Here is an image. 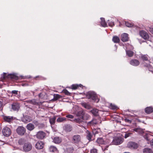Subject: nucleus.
Wrapping results in <instances>:
<instances>
[{
  "label": "nucleus",
  "mask_w": 153,
  "mask_h": 153,
  "mask_svg": "<svg viewBox=\"0 0 153 153\" xmlns=\"http://www.w3.org/2000/svg\"><path fill=\"white\" fill-rule=\"evenodd\" d=\"M86 95L87 98L89 99L91 101L98 102L99 101L97 94L93 91H88L86 93Z\"/></svg>",
  "instance_id": "obj_1"
},
{
  "label": "nucleus",
  "mask_w": 153,
  "mask_h": 153,
  "mask_svg": "<svg viewBox=\"0 0 153 153\" xmlns=\"http://www.w3.org/2000/svg\"><path fill=\"white\" fill-rule=\"evenodd\" d=\"M71 141L73 144L78 145L81 143V137L79 134L74 135L71 137Z\"/></svg>",
  "instance_id": "obj_2"
},
{
  "label": "nucleus",
  "mask_w": 153,
  "mask_h": 153,
  "mask_svg": "<svg viewBox=\"0 0 153 153\" xmlns=\"http://www.w3.org/2000/svg\"><path fill=\"white\" fill-rule=\"evenodd\" d=\"M123 142V139L120 137H115L113 140L112 143L115 145H119L122 143Z\"/></svg>",
  "instance_id": "obj_3"
},
{
  "label": "nucleus",
  "mask_w": 153,
  "mask_h": 153,
  "mask_svg": "<svg viewBox=\"0 0 153 153\" xmlns=\"http://www.w3.org/2000/svg\"><path fill=\"white\" fill-rule=\"evenodd\" d=\"M32 147V145L31 143H24L23 146V149L24 151L28 152L31 150Z\"/></svg>",
  "instance_id": "obj_4"
},
{
  "label": "nucleus",
  "mask_w": 153,
  "mask_h": 153,
  "mask_svg": "<svg viewBox=\"0 0 153 153\" xmlns=\"http://www.w3.org/2000/svg\"><path fill=\"white\" fill-rule=\"evenodd\" d=\"M2 132L3 135L7 137L10 136L11 133L10 129L7 127H4L2 129Z\"/></svg>",
  "instance_id": "obj_5"
},
{
  "label": "nucleus",
  "mask_w": 153,
  "mask_h": 153,
  "mask_svg": "<svg viewBox=\"0 0 153 153\" xmlns=\"http://www.w3.org/2000/svg\"><path fill=\"white\" fill-rule=\"evenodd\" d=\"M74 114L77 117L84 118L85 114V111L82 109L75 111Z\"/></svg>",
  "instance_id": "obj_6"
},
{
  "label": "nucleus",
  "mask_w": 153,
  "mask_h": 153,
  "mask_svg": "<svg viewBox=\"0 0 153 153\" xmlns=\"http://www.w3.org/2000/svg\"><path fill=\"white\" fill-rule=\"evenodd\" d=\"M46 136V133L42 131H38L36 134L37 138L40 140L43 139Z\"/></svg>",
  "instance_id": "obj_7"
},
{
  "label": "nucleus",
  "mask_w": 153,
  "mask_h": 153,
  "mask_svg": "<svg viewBox=\"0 0 153 153\" xmlns=\"http://www.w3.org/2000/svg\"><path fill=\"white\" fill-rule=\"evenodd\" d=\"M127 146L131 149H137L138 147V145L134 142L131 141L129 142L127 145Z\"/></svg>",
  "instance_id": "obj_8"
},
{
  "label": "nucleus",
  "mask_w": 153,
  "mask_h": 153,
  "mask_svg": "<svg viewBox=\"0 0 153 153\" xmlns=\"http://www.w3.org/2000/svg\"><path fill=\"white\" fill-rule=\"evenodd\" d=\"M49 151L52 153H58L59 151L56 146L53 145H51L49 147Z\"/></svg>",
  "instance_id": "obj_9"
},
{
  "label": "nucleus",
  "mask_w": 153,
  "mask_h": 153,
  "mask_svg": "<svg viewBox=\"0 0 153 153\" xmlns=\"http://www.w3.org/2000/svg\"><path fill=\"white\" fill-rule=\"evenodd\" d=\"M141 36L145 39H148L149 38V36L148 34L144 30L140 31L139 33Z\"/></svg>",
  "instance_id": "obj_10"
},
{
  "label": "nucleus",
  "mask_w": 153,
  "mask_h": 153,
  "mask_svg": "<svg viewBox=\"0 0 153 153\" xmlns=\"http://www.w3.org/2000/svg\"><path fill=\"white\" fill-rule=\"evenodd\" d=\"M44 145V143L42 141H38L35 145L36 148L39 149H42Z\"/></svg>",
  "instance_id": "obj_11"
},
{
  "label": "nucleus",
  "mask_w": 153,
  "mask_h": 153,
  "mask_svg": "<svg viewBox=\"0 0 153 153\" xmlns=\"http://www.w3.org/2000/svg\"><path fill=\"white\" fill-rule=\"evenodd\" d=\"M83 87L82 85L80 84H74L69 87V88L75 90L79 89V87L83 88Z\"/></svg>",
  "instance_id": "obj_12"
},
{
  "label": "nucleus",
  "mask_w": 153,
  "mask_h": 153,
  "mask_svg": "<svg viewBox=\"0 0 153 153\" xmlns=\"http://www.w3.org/2000/svg\"><path fill=\"white\" fill-rule=\"evenodd\" d=\"M128 34L126 33H124L122 34L121 35V41L123 42L128 41Z\"/></svg>",
  "instance_id": "obj_13"
},
{
  "label": "nucleus",
  "mask_w": 153,
  "mask_h": 153,
  "mask_svg": "<svg viewBox=\"0 0 153 153\" xmlns=\"http://www.w3.org/2000/svg\"><path fill=\"white\" fill-rule=\"evenodd\" d=\"M62 141V139L61 137H53V142L56 144H59Z\"/></svg>",
  "instance_id": "obj_14"
},
{
  "label": "nucleus",
  "mask_w": 153,
  "mask_h": 153,
  "mask_svg": "<svg viewBox=\"0 0 153 153\" xmlns=\"http://www.w3.org/2000/svg\"><path fill=\"white\" fill-rule=\"evenodd\" d=\"M86 138L89 140V141H91L92 140V138L93 137V133L92 132H90L89 131L87 130L86 131Z\"/></svg>",
  "instance_id": "obj_15"
},
{
  "label": "nucleus",
  "mask_w": 153,
  "mask_h": 153,
  "mask_svg": "<svg viewBox=\"0 0 153 153\" xmlns=\"http://www.w3.org/2000/svg\"><path fill=\"white\" fill-rule=\"evenodd\" d=\"M133 131H135L139 134H144L143 129L140 127L135 128L133 129Z\"/></svg>",
  "instance_id": "obj_16"
},
{
  "label": "nucleus",
  "mask_w": 153,
  "mask_h": 153,
  "mask_svg": "<svg viewBox=\"0 0 153 153\" xmlns=\"http://www.w3.org/2000/svg\"><path fill=\"white\" fill-rule=\"evenodd\" d=\"M22 120L24 123H28L32 120V119L30 117L28 116H24L22 118Z\"/></svg>",
  "instance_id": "obj_17"
},
{
  "label": "nucleus",
  "mask_w": 153,
  "mask_h": 153,
  "mask_svg": "<svg viewBox=\"0 0 153 153\" xmlns=\"http://www.w3.org/2000/svg\"><path fill=\"white\" fill-rule=\"evenodd\" d=\"M97 144L99 145L105 144L106 142L102 138L100 137L97 138L96 141Z\"/></svg>",
  "instance_id": "obj_18"
},
{
  "label": "nucleus",
  "mask_w": 153,
  "mask_h": 153,
  "mask_svg": "<svg viewBox=\"0 0 153 153\" xmlns=\"http://www.w3.org/2000/svg\"><path fill=\"white\" fill-rule=\"evenodd\" d=\"M8 79H10L12 80H16L18 79V77L14 74H7Z\"/></svg>",
  "instance_id": "obj_19"
},
{
  "label": "nucleus",
  "mask_w": 153,
  "mask_h": 153,
  "mask_svg": "<svg viewBox=\"0 0 153 153\" xmlns=\"http://www.w3.org/2000/svg\"><path fill=\"white\" fill-rule=\"evenodd\" d=\"M64 128L66 131L70 132L72 130V127L70 124H66L64 125Z\"/></svg>",
  "instance_id": "obj_20"
},
{
  "label": "nucleus",
  "mask_w": 153,
  "mask_h": 153,
  "mask_svg": "<svg viewBox=\"0 0 153 153\" xmlns=\"http://www.w3.org/2000/svg\"><path fill=\"white\" fill-rule=\"evenodd\" d=\"M130 63L133 66H137L139 65L140 62L138 60L134 59L131 60L130 62Z\"/></svg>",
  "instance_id": "obj_21"
},
{
  "label": "nucleus",
  "mask_w": 153,
  "mask_h": 153,
  "mask_svg": "<svg viewBox=\"0 0 153 153\" xmlns=\"http://www.w3.org/2000/svg\"><path fill=\"white\" fill-rule=\"evenodd\" d=\"M12 109L14 111H18L19 108V104L17 103H14L12 105Z\"/></svg>",
  "instance_id": "obj_22"
},
{
  "label": "nucleus",
  "mask_w": 153,
  "mask_h": 153,
  "mask_svg": "<svg viewBox=\"0 0 153 153\" xmlns=\"http://www.w3.org/2000/svg\"><path fill=\"white\" fill-rule=\"evenodd\" d=\"M145 112L147 114H150L153 112V108L152 107H148L145 109Z\"/></svg>",
  "instance_id": "obj_23"
},
{
  "label": "nucleus",
  "mask_w": 153,
  "mask_h": 153,
  "mask_svg": "<svg viewBox=\"0 0 153 153\" xmlns=\"http://www.w3.org/2000/svg\"><path fill=\"white\" fill-rule=\"evenodd\" d=\"M97 124V122L96 120L93 119L91 121L88 122L87 123L88 126H93Z\"/></svg>",
  "instance_id": "obj_24"
},
{
  "label": "nucleus",
  "mask_w": 153,
  "mask_h": 153,
  "mask_svg": "<svg viewBox=\"0 0 153 153\" xmlns=\"http://www.w3.org/2000/svg\"><path fill=\"white\" fill-rule=\"evenodd\" d=\"M26 128L28 130L31 131L34 129L35 126L32 123H29L27 125Z\"/></svg>",
  "instance_id": "obj_25"
},
{
  "label": "nucleus",
  "mask_w": 153,
  "mask_h": 153,
  "mask_svg": "<svg viewBox=\"0 0 153 153\" xmlns=\"http://www.w3.org/2000/svg\"><path fill=\"white\" fill-rule=\"evenodd\" d=\"M100 20V23L102 26L104 27H107L108 26L107 25L105 21V19L103 18H101Z\"/></svg>",
  "instance_id": "obj_26"
},
{
  "label": "nucleus",
  "mask_w": 153,
  "mask_h": 153,
  "mask_svg": "<svg viewBox=\"0 0 153 153\" xmlns=\"http://www.w3.org/2000/svg\"><path fill=\"white\" fill-rule=\"evenodd\" d=\"M26 132V129L22 126H20V135L22 136Z\"/></svg>",
  "instance_id": "obj_27"
},
{
  "label": "nucleus",
  "mask_w": 153,
  "mask_h": 153,
  "mask_svg": "<svg viewBox=\"0 0 153 153\" xmlns=\"http://www.w3.org/2000/svg\"><path fill=\"white\" fill-rule=\"evenodd\" d=\"M66 118L64 117H59L57 120L56 121L58 123L64 122L67 120Z\"/></svg>",
  "instance_id": "obj_28"
},
{
  "label": "nucleus",
  "mask_w": 153,
  "mask_h": 153,
  "mask_svg": "<svg viewBox=\"0 0 153 153\" xmlns=\"http://www.w3.org/2000/svg\"><path fill=\"white\" fill-rule=\"evenodd\" d=\"M84 120V118L79 117L73 120L76 123L80 124Z\"/></svg>",
  "instance_id": "obj_29"
},
{
  "label": "nucleus",
  "mask_w": 153,
  "mask_h": 153,
  "mask_svg": "<svg viewBox=\"0 0 153 153\" xmlns=\"http://www.w3.org/2000/svg\"><path fill=\"white\" fill-rule=\"evenodd\" d=\"M0 79L1 80L3 81L4 80L8 79L7 74V73H4L3 74L1 75Z\"/></svg>",
  "instance_id": "obj_30"
},
{
  "label": "nucleus",
  "mask_w": 153,
  "mask_h": 153,
  "mask_svg": "<svg viewBox=\"0 0 153 153\" xmlns=\"http://www.w3.org/2000/svg\"><path fill=\"white\" fill-rule=\"evenodd\" d=\"M143 153H153V151L152 149L149 148H145L143 150Z\"/></svg>",
  "instance_id": "obj_31"
},
{
  "label": "nucleus",
  "mask_w": 153,
  "mask_h": 153,
  "mask_svg": "<svg viewBox=\"0 0 153 153\" xmlns=\"http://www.w3.org/2000/svg\"><path fill=\"white\" fill-rule=\"evenodd\" d=\"M3 119L5 121L8 122H11L13 120L12 117L6 116H4Z\"/></svg>",
  "instance_id": "obj_32"
},
{
  "label": "nucleus",
  "mask_w": 153,
  "mask_h": 153,
  "mask_svg": "<svg viewBox=\"0 0 153 153\" xmlns=\"http://www.w3.org/2000/svg\"><path fill=\"white\" fill-rule=\"evenodd\" d=\"M113 41L115 43H118L120 41L119 38L117 36H114L112 38Z\"/></svg>",
  "instance_id": "obj_33"
},
{
  "label": "nucleus",
  "mask_w": 153,
  "mask_h": 153,
  "mask_svg": "<svg viewBox=\"0 0 153 153\" xmlns=\"http://www.w3.org/2000/svg\"><path fill=\"white\" fill-rule=\"evenodd\" d=\"M27 102L28 103L34 105H37L38 104L35 99L27 100Z\"/></svg>",
  "instance_id": "obj_34"
},
{
  "label": "nucleus",
  "mask_w": 153,
  "mask_h": 153,
  "mask_svg": "<svg viewBox=\"0 0 153 153\" xmlns=\"http://www.w3.org/2000/svg\"><path fill=\"white\" fill-rule=\"evenodd\" d=\"M56 118L55 116L50 118L49 122L51 125H54L55 123Z\"/></svg>",
  "instance_id": "obj_35"
},
{
  "label": "nucleus",
  "mask_w": 153,
  "mask_h": 153,
  "mask_svg": "<svg viewBox=\"0 0 153 153\" xmlns=\"http://www.w3.org/2000/svg\"><path fill=\"white\" fill-rule=\"evenodd\" d=\"M62 96L58 94H54L53 95V101L57 100L59 99L62 98Z\"/></svg>",
  "instance_id": "obj_36"
},
{
  "label": "nucleus",
  "mask_w": 153,
  "mask_h": 153,
  "mask_svg": "<svg viewBox=\"0 0 153 153\" xmlns=\"http://www.w3.org/2000/svg\"><path fill=\"white\" fill-rule=\"evenodd\" d=\"M98 110L97 109H94L91 110V112L94 116H97L98 115Z\"/></svg>",
  "instance_id": "obj_37"
},
{
  "label": "nucleus",
  "mask_w": 153,
  "mask_h": 153,
  "mask_svg": "<svg viewBox=\"0 0 153 153\" xmlns=\"http://www.w3.org/2000/svg\"><path fill=\"white\" fill-rule=\"evenodd\" d=\"M126 55L129 57H131L133 55V52L130 50L126 51Z\"/></svg>",
  "instance_id": "obj_38"
},
{
  "label": "nucleus",
  "mask_w": 153,
  "mask_h": 153,
  "mask_svg": "<svg viewBox=\"0 0 153 153\" xmlns=\"http://www.w3.org/2000/svg\"><path fill=\"white\" fill-rule=\"evenodd\" d=\"M82 106L84 107L85 108L87 109H90L91 107V106L88 104H87L86 103H83L82 104Z\"/></svg>",
  "instance_id": "obj_39"
},
{
  "label": "nucleus",
  "mask_w": 153,
  "mask_h": 153,
  "mask_svg": "<svg viewBox=\"0 0 153 153\" xmlns=\"http://www.w3.org/2000/svg\"><path fill=\"white\" fill-rule=\"evenodd\" d=\"M140 59L143 61H147L148 60V58L146 55H142L140 56Z\"/></svg>",
  "instance_id": "obj_40"
},
{
  "label": "nucleus",
  "mask_w": 153,
  "mask_h": 153,
  "mask_svg": "<svg viewBox=\"0 0 153 153\" xmlns=\"http://www.w3.org/2000/svg\"><path fill=\"white\" fill-rule=\"evenodd\" d=\"M62 92L64 93L65 95L67 96H70L71 93L69 92L67 89H64L62 91Z\"/></svg>",
  "instance_id": "obj_41"
},
{
  "label": "nucleus",
  "mask_w": 153,
  "mask_h": 153,
  "mask_svg": "<svg viewBox=\"0 0 153 153\" xmlns=\"http://www.w3.org/2000/svg\"><path fill=\"white\" fill-rule=\"evenodd\" d=\"M125 24L128 27H132L133 26V24L132 23H130L128 22H125Z\"/></svg>",
  "instance_id": "obj_42"
},
{
  "label": "nucleus",
  "mask_w": 153,
  "mask_h": 153,
  "mask_svg": "<svg viewBox=\"0 0 153 153\" xmlns=\"http://www.w3.org/2000/svg\"><path fill=\"white\" fill-rule=\"evenodd\" d=\"M133 134L131 133L128 132H126V134L125 135L124 137L125 138H126L127 137H130L131 136V135Z\"/></svg>",
  "instance_id": "obj_43"
},
{
  "label": "nucleus",
  "mask_w": 153,
  "mask_h": 153,
  "mask_svg": "<svg viewBox=\"0 0 153 153\" xmlns=\"http://www.w3.org/2000/svg\"><path fill=\"white\" fill-rule=\"evenodd\" d=\"M31 77L30 76H20V80L21 79H29Z\"/></svg>",
  "instance_id": "obj_44"
},
{
  "label": "nucleus",
  "mask_w": 153,
  "mask_h": 153,
  "mask_svg": "<svg viewBox=\"0 0 153 153\" xmlns=\"http://www.w3.org/2000/svg\"><path fill=\"white\" fill-rule=\"evenodd\" d=\"M108 23L110 27H112L114 26V22L108 20Z\"/></svg>",
  "instance_id": "obj_45"
},
{
  "label": "nucleus",
  "mask_w": 153,
  "mask_h": 153,
  "mask_svg": "<svg viewBox=\"0 0 153 153\" xmlns=\"http://www.w3.org/2000/svg\"><path fill=\"white\" fill-rule=\"evenodd\" d=\"M26 140L25 139L21 138L20 139V145L24 144L26 142Z\"/></svg>",
  "instance_id": "obj_46"
},
{
  "label": "nucleus",
  "mask_w": 153,
  "mask_h": 153,
  "mask_svg": "<svg viewBox=\"0 0 153 153\" xmlns=\"http://www.w3.org/2000/svg\"><path fill=\"white\" fill-rule=\"evenodd\" d=\"M143 135V137L145 140H146L147 141H149V140L148 134H145Z\"/></svg>",
  "instance_id": "obj_47"
},
{
  "label": "nucleus",
  "mask_w": 153,
  "mask_h": 153,
  "mask_svg": "<svg viewBox=\"0 0 153 153\" xmlns=\"http://www.w3.org/2000/svg\"><path fill=\"white\" fill-rule=\"evenodd\" d=\"M66 117L67 118L70 119H73L74 118V116L73 115L69 114L67 115L66 116Z\"/></svg>",
  "instance_id": "obj_48"
},
{
  "label": "nucleus",
  "mask_w": 153,
  "mask_h": 153,
  "mask_svg": "<svg viewBox=\"0 0 153 153\" xmlns=\"http://www.w3.org/2000/svg\"><path fill=\"white\" fill-rule=\"evenodd\" d=\"M124 120L125 121V122L129 123H131V120L127 119V118H125Z\"/></svg>",
  "instance_id": "obj_49"
},
{
  "label": "nucleus",
  "mask_w": 153,
  "mask_h": 153,
  "mask_svg": "<svg viewBox=\"0 0 153 153\" xmlns=\"http://www.w3.org/2000/svg\"><path fill=\"white\" fill-rule=\"evenodd\" d=\"M92 133L93 134L95 135L96 134H97L98 133L97 130L96 129H93Z\"/></svg>",
  "instance_id": "obj_50"
},
{
  "label": "nucleus",
  "mask_w": 153,
  "mask_h": 153,
  "mask_svg": "<svg viewBox=\"0 0 153 153\" xmlns=\"http://www.w3.org/2000/svg\"><path fill=\"white\" fill-rule=\"evenodd\" d=\"M91 153H97V150L95 149H94L91 150Z\"/></svg>",
  "instance_id": "obj_51"
},
{
  "label": "nucleus",
  "mask_w": 153,
  "mask_h": 153,
  "mask_svg": "<svg viewBox=\"0 0 153 153\" xmlns=\"http://www.w3.org/2000/svg\"><path fill=\"white\" fill-rule=\"evenodd\" d=\"M90 117V116L88 114H86L85 117H84V120H87L89 119Z\"/></svg>",
  "instance_id": "obj_52"
},
{
  "label": "nucleus",
  "mask_w": 153,
  "mask_h": 153,
  "mask_svg": "<svg viewBox=\"0 0 153 153\" xmlns=\"http://www.w3.org/2000/svg\"><path fill=\"white\" fill-rule=\"evenodd\" d=\"M33 123L34 124L38 126L39 125V123L38 121L36 120H34L33 122Z\"/></svg>",
  "instance_id": "obj_53"
},
{
  "label": "nucleus",
  "mask_w": 153,
  "mask_h": 153,
  "mask_svg": "<svg viewBox=\"0 0 153 153\" xmlns=\"http://www.w3.org/2000/svg\"><path fill=\"white\" fill-rule=\"evenodd\" d=\"M20 85H21L23 86H28V84H27V83H22L21 84H20Z\"/></svg>",
  "instance_id": "obj_54"
},
{
  "label": "nucleus",
  "mask_w": 153,
  "mask_h": 153,
  "mask_svg": "<svg viewBox=\"0 0 153 153\" xmlns=\"http://www.w3.org/2000/svg\"><path fill=\"white\" fill-rule=\"evenodd\" d=\"M149 30L151 33L153 34V27H149Z\"/></svg>",
  "instance_id": "obj_55"
},
{
  "label": "nucleus",
  "mask_w": 153,
  "mask_h": 153,
  "mask_svg": "<svg viewBox=\"0 0 153 153\" xmlns=\"http://www.w3.org/2000/svg\"><path fill=\"white\" fill-rule=\"evenodd\" d=\"M150 144L152 148H153V139H152L150 142Z\"/></svg>",
  "instance_id": "obj_56"
},
{
  "label": "nucleus",
  "mask_w": 153,
  "mask_h": 153,
  "mask_svg": "<svg viewBox=\"0 0 153 153\" xmlns=\"http://www.w3.org/2000/svg\"><path fill=\"white\" fill-rule=\"evenodd\" d=\"M108 146H106L105 147H102V149H103L104 151L108 150Z\"/></svg>",
  "instance_id": "obj_57"
},
{
  "label": "nucleus",
  "mask_w": 153,
  "mask_h": 153,
  "mask_svg": "<svg viewBox=\"0 0 153 153\" xmlns=\"http://www.w3.org/2000/svg\"><path fill=\"white\" fill-rule=\"evenodd\" d=\"M12 93L13 94H18V91H16V90L13 91L12 92Z\"/></svg>",
  "instance_id": "obj_58"
},
{
  "label": "nucleus",
  "mask_w": 153,
  "mask_h": 153,
  "mask_svg": "<svg viewBox=\"0 0 153 153\" xmlns=\"http://www.w3.org/2000/svg\"><path fill=\"white\" fill-rule=\"evenodd\" d=\"M117 108V106L115 105H112L111 106V108L112 109H116Z\"/></svg>",
  "instance_id": "obj_59"
},
{
  "label": "nucleus",
  "mask_w": 153,
  "mask_h": 153,
  "mask_svg": "<svg viewBox=\"0 0 153 153\" xmlns=\"http://www.w3.org/2000/svg\"><path fill=\"white\" fill-rule=\"evenodd\" d=\"M16 131L18 134H19V127H18L16 129Z\"/></svg>",
  "instance_id": "obj_60"
},
{
  "label": "nucleus",
  "mask_w": 153,
  "mask_h": 153,
  "mask_svg": "<svg viewBox=\"0 0 153 153\" xmlns=\"http://www.w3.org/2000/svg\"><path fill=\"white\" fill-rule=\"evenodd\" d=\"M41 126H42V127H44V125L43 124H41Z\"/></svg>",
  "instance_id": "obj_61"
},
{
  "label": "nucleus",
  "mask_w": 153,
  "mask_h": 153,
  "mask_svg": "<svg viewBox=\"0 0 153 153\" xmlns=\"http://www.w3.org/2000/svg\"><path fill=\"white\" fill-rule=\"evenodd\" d=\"M2 85L0 84V88H2Z\"/></svg>",
  "instance_id": "obj_62"
},
{
  "label": "nucleus",
  "mask_w": 153,
  "mask_h": 153,
  "mask_svg": "<svg viewBox=\"0 0 153 153\" xmlns=\"http://www.w3.org/2000/svg\"><path fill=\"white\" fill-rule=\"evenodd\" d=\"M41 94V93H40V94H39V97H40V95Z\"/></svg>",
  "instance_id": "obj_63"
},
{
  "label": "nucleus",
  "mask_w": 153,
  "mask_h": 153,
  "mask_svg": "<svg viewBox=\"0 0 153 153\" xmlns=\"http://www.w3.org/2000/svg\"><path fill=\"white\" fill-rule=\"evenodd\" d=\"M124 153H130V152H124Z\"/></svg>",
  "instance_id": "obj_64"
}]
</instances>
